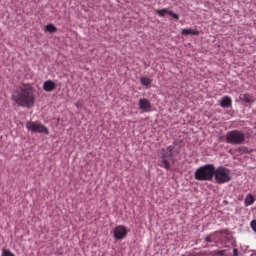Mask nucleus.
<instances>
[{
	"mask_svg": "<svg viewBox=\"0 0 256 256\" xmlns=\"http://www.w3.org/2000/svg\"><path fill=\"white\" fill-rule=\"evenodd\" d=\"M26 129H28V131H32V133H44V135H49V129L45 125L37 122H26Z\"/></svg>",
	"mask_w": 256,
	"mask_h": 256,
	"instance_id": "obj_6",
	"label": "nucleus"
},
{
	"mask_svg": "<svg viewBox=\"0 0 256 256\" xmlns=\"http://www.w3.org/2000/svg\"><path fill=\"white\" fill-rule=\"evenodd\" d=\"M12 101H14L18 107L31 109L35 106V89L31 84H23L12 93Z\"/></svg>",
	"mask_w": 256,
	"mask_h": 256,
	"instance_id": "obj_1",
	"label": "nucleus"
},
{
	"mask_svg": "<svg viewBox=\"0 0 256 256\" xmlns=\"http://www.w3.org/2000/svg\"><path fill=\"white\" fill-rule=\"evenodd\" d=\"M127 233H129L127 227L118 225L113 230V237L116 239V241H121L127 237Z\"/></svg>",
	"mask_w": 256,
	"mask_h": 256,
	"instance_id": "obj_7",
	"label": "nucleus"
},
{
	"mask_svg": "<svg viewBox=\"0 0 256 256\" xmlns=\"http://www.w3.org/2000/svg\"><path fill=\"white\" fill-rule=\"evenodd\" d=\"M56 85L52 80H47L43 83V90L51 93V91H55Z\"/></svg>",
	"mask_w": 256,
	"mask_h": 256,
	"instance_id": "obj_10",
	"label": "nucleus"
},
{
	"mask_svg": "<svg viewBox=\"0 0 256 256\" xmlns=\"http://www.w3.org/2000/svg\"><path fill=\"white\" fill-rule=\"evenodd\" d=\"M47 33H57V27L53 24H47L44 28Z\"/></svg>",
	"mask_w": 256,
	"mask_h": 256,
	"instance_id": "obj_16",
	"label": "nucleus"
},
{
	"mask_svg": "<svg viewBox=\"0 0 256 256\" xmlns=\"http://www.w3.org/2000/svg\"><path fill=\"white\" fill-rule=\"evenodd\" d=\"M151 101L146 98H142L139 100V109H141L142 113H149L151 111Z\"/></svg>",
	"mask_w": 256,
	"mask_h": 256,
	"instance_id": "obj_8",
	"label": "nucleus"
},
{
	"mask_svg": "<svg viewBox=\"0 0 256 256\" xmlns=\"http://www.w3.org/2000/svg\"><path fill=\"white\" fill-rule=\"evenodd\" d=\"M2 256H15V254L13 252H11V250H9V249H3Z\"/></svg>",
	"mask_w": 256,
	"mask_h": 256,
	"instance_id": "obj_17",
	"label": "nucleus"
},
{
	"mask_svg": "<svg viewBox=\"0 0 256 256\" xmlns=\"http://www.w3.org/2000/svg\"><path fill=\"white\" fill-rule=\"evenodd\" d=\"M217 255H225V250H220L217 252Z\"/></svg>",
	"mask_w": 256,
	"mask_h": 256,
	"instance_id": "obj_22",
	"label": "nucleus"
},
{
	"mask_svg": "<svg viewBox=\"0 0 256 256\" xmlns=\"http://www.w3.org/2000/svg\"><path fill=\"white\" fill-rule=\"evenodd\" d=\"M182 35H199L198 30H193L191 28L182 29Z\"/></svg>",
	"mask_w": 256,
	"mask_h": 256,
	"instance_id": "obj_15",
	"label": "nucleus"
},
{
	"mask_svg": "<svg viewBox=\"0 0 256 256\" xmlns=\"http://www.w3.org/2000/svg\"><path fill=\"white\" fill-rule=\"evenodd\" d=\"M225 139L229 145H243L247 137L243 131L235 129L227 132Z\"/></svg>",
	"mask_w": 256,
	"mask_h": 256,
	"instance_id": "obj_5",
	"label": "nucleus"
},
{
	"mask_svg": "<svg viewBox=\"0 0 256 256\" xmlns=\"http://www.w3.org/2000/svg\"><path fill=\"white\" fill-rule=\"evenodd\" d=\"M173 146H168L165 149H162L160 152V162L159 165L169 171L171 165L175 164V151Z\"/></svg>",
	"mask_w": 256,
	"mask_h": 256,
	"instance_id": "obj_2",
	"label": "nucleus"
},
{
	"mask_svg": "<svg viewBox=\"0 0 256 256\" xmlns=\"http://www.w3.org/2000/svg\"><path fill=\"white\" fill-rule=\"evenodd\" d=\"M241 101H243L244 103H254L255 102V98L253 97V95L251 94H242L240 96Z\"/></svg>",
	"mask_w": 256,
	"mask_h": 256,
	"instance_id": "obj_12",
	"label": "nucleus"
},
{
	"mask_svg": "<svg viewBox=\"0 0 256 256\" xmlns=\"http://www.w3.org/2000/svg\"><path fill=\"white\" fill-rule=\"evenodd\" d=\"M75 106L77 107V109H81L83 107V103L81 101H77Z\"/></svg>",
	"mask_w": 256,
	"mask_h": 256,
	"instance_id": "obj_20",
	"label": "nucleus"
},
{
	"mask_svg": "<svg viewBox=\"0 0 256 256\" xmlns=\"http://www.w3.org/2000/svg\"><path fill=\"white\" fill-rule=\"evenodd\" d=\"M213 177L215 178L216 183H218L219 185L229 183V181L233 179V175L231 174V169L224 166H219L218 168H215L214 166Z\"/></svg>",
	"mask_w": 256,
	"mask_h": 256,
	"instance_id": "obj_4",
	"label": "nucleus"
},
{
	"mask_svg": "<svg viewBox=\"0 0 256 256\" xmlns=\"http://www.w3.org/2000/svg\"><path fill=\"white\" fill-rule=\"evenodd\" d=\"M215 175V165L205 164L199 167L194 174L196 181H213Z\"/></svg>",
	"mask_w": 256,
	"mask_h": 256,
	"instance_id": "obj_3",
	"label": "nucleus"
},
{
	"mask_svg": "<svg viewBox=\"0 0 256 256\" xmlns=\"http://www.w3.org/2000/svg\"><path fill=\"white\" fill-rule=\"evenodd\" d=\"M205 241H206V243H213V239L211 238L210 235H207V236L205 237Z\"/></svg>",
	"mask_w": 256,
	"mask_h": 256,
	"instance_id": "obj_19",
	"label": "nucleus"
},
{
	"mask_svg": "<svg viewBox=\"0 0 256 256\" xmlns=\"http://www.w3.org/2000/svg\"><path fill=\"white\" fill-rule=\"evenodd\" d=\"M253 203H255V196H253V194H247L244 201L245 207H249L250 205H253Z\"/></svg>",
	"mask_w": 256,
	"mask_h": 256,
	"instance_id": "obj_13",
	"label": "nucleus"
},
{
	"mask_svg": "<svg viewBox=\"0 0 256 256\" xmlns=\"http://www.w3.org/2000/svg\"><path fill=\"white\" fill-rule=\"evenodd\" d=\"M233 256H239V250L237 248L233 249Z\"/></svg>",
	"mask_w": 256,
	"mask_h": 256,
	"instance_id": "obj_21",
	"label": "nucleus"
},
{
	"mask_svg": "<svg viewBox=\"0 0 256 256\" xmlns=\"http://www.w3.org/2000/svg\"><path fill=\"white\" fill-rule=\"evenodd\" d=\"M140 82L143 87H151V83H153V80L147 76H144L140 78Z\"/></svg>",
	"mask_w": 256,
	"mask_h": 256,
	"instance_id": "obj_14",
	"label": "nucleus"
},
{
	"mask_svg": "<svg viewBox=\"0 0 256 256\" xmlns=\"http://www.w3.org/2000/svg\"><path fill=\"white\" fill-rule=\"evenodd\" d=\"M233 103V100L229 96H224L220 102V106H222L224 109H228V107H231Z\"/></svg>",
	"mask_w": 256,
	"mask_h": 256,
	"instance_id": "obj_11",
	"label": "nucleus"
},
{
	"mask_svg": "<svg viewBox=\"0 0 256 256\" xmlns=\"http://www.w3.org/2000/svg\"><path fill=\"white\" fill-rule=\"evenodd\" d=\"M250 225H251V228L253 229V231H255V233H256V220H252Z\"/></svg>",
	"mask_w": 256,
	"mask_h": 256,
	"instance_id": "obj_18",
	"label": "nucleus"
},
{
	"mask_svg": "<svg viewBox=\"0 0 256 256\" xmlns=\"http://www.w3.org/2000/svg\"><path fill=\"white\" fill-rule=\"evenodd\" d=\"M165 14L170 15V17H173V19L179 20V15L176 13H173V11L168 10L167 8L157 10V15H159V17H165Z\"/></svg>",
	"mask_w": 256,
	"mask_h": 256,
	"instance_id": "obj_9",
	"label": "nucleus"
}]
</instances>
